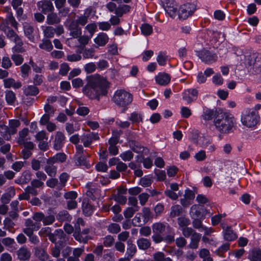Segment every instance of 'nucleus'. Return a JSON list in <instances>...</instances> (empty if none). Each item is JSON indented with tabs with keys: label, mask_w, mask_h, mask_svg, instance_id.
<instances>
[{
	"label": "nucleus",
	"mask_w": 261,
	"mask_h": 261,
	"mask_svg": "<svg viewBox=\"0 0 261 261\" xmlns=\"http://www.w3.org/2000/svg\"><path fill=\"white\" fill-rule=\"evenodd\" d=\"M226 215L225 213L216 215L211 218L212 223L213 225H216L218 224L221 220L226 217Z\"/></svg>",
	"instance_id": "4d7b16f0"
},
{
	"label": "nucleus",
	"mask_w": 261,
	"mask_h": 261,
	"mask_svg": "<svg viewBox=\"0 0 261 261\" xmlns=\"http://www.w3.org/2000/svg\"><path fill=\"white\" fill-rule=\"evenodd\" d=\"M94 207L88 203H84L83 205V211L84 214L89 216L91 215L94 212Z\"/></svg>",
	"instance_id": "de8ad7c7"
},
{
	"label": "nucleus",
	"mask_w": 261,
	"mask_h": 261,
	"mask_svg": "<svg viewBox=\"0 0 261 261\" xmlns=\"http://www.w3.org/2000/svg\"><path fill=\"white\" fill-rule=\"evenodd\" d=\"M4 85L6 88L12 87L16 89L21 87V83L20 82H16L12 78H8L4 80Z\"/></svg>",
	"instance_id": "b1692460"
},
{
	"label": "nucleus",
	"mask_w": 261,
	"mask_h": 261,
	"mask_svg": "<svg viewBox=\"0 0 261 261\" xmlns=\"http://www.w3.org/2000/svg\"><path fill=\"white\" fill-rule=\"evenodd\" d=\"M69 178V175L65 172L62 173L59 176V190H61L66 186V184Z\"/></svg>",
	"instance_id": "37998d69"
},
{
	"label": "nucleus",
	"mask_w": 261,
	"mask_h": 261,
	"mask_svg": "<svg viewBox=\"0 0 261 261\" xmlns=\"http://www.w3.org/2000/svg\"><path fill=\"white\" fill-rule=\"evenodd\" d=\"M20 122L18 120L12 119L9 120V127L6 125L2 126L0 133L5 140H9L11 136L15 134L17 128L20 125Z\"/></svg>",
	"instance_id": "39448f33"
},
{
	"label": "nucleus",
	"mask_w": 261,
	"mask_h": 261,
	"mask_svg": "<svg viewBox=\"0 0 261 261\" xmlns=\"http://www.w3.org/2000/svg\"><path fill=\"white\" fill-rule=\"evenodd\" d=\"M109 231L112 233H117L120 230V227L117 223H112L108 227Z\"/></svg>",
	"instance_id": "338daca9"
},
{
	"label": "nucleus",
	"mask_w": 261,
	"mask_h": 261,
	"mask_svg": "<svg viewBox=\"0 0 261 261\" xmlns=\"http://www.w3.org/2000/svg\"><path fill=\"white\" fill-rule=\"evenodd\" d=\"M128 119L134 123H139L142 121V118L140 114L136 113H133L131 114Z\"/></svg>",
	"instance_id": "774afa93"
},
{
	"label": "nucleus",
	"mask_w": 261,
	"mask_h": 261,
	"mask_svg": "<svg viewBox=\"0 0 261 261\" xmlns=\"http://www.w3.org/2000/svg\"><path fill=\"white\" fill-rule=\"evenodd\" d=\"M82 59L80 54L76 53L69 54L67 56V60L69 62H77Z\"/></svg>",
	"instance_id": "e2e57ef3"
},
{
	"label": "nucleus",
	"mask_w": 261,
	"mask_h": 261,
	"mask_svg": "<svg viewBox=\"0 0 261 261\" xmlns=\"http://www.w3.org/2000/svg\"><path fill=\"white\" fill-rule=\"evenodd\" d=\"M109 40L108 35L105 33H99L94 39V42L96 44V47L105 46Z\"/></svg>",
	"instance_id": "aec40b11"
},
{
	"label": "nucleus",
	"mask_w": 261,
	"mask_h": 261,
	"mask_svg": "<svg viewBox=\"0 0 261 261\" xmlns=\"http://www.w3.org/2000/svg\"><path fill=\"white\" fill-rule=\"evenodd\" d=\"M46 185L51 188H56L59 190V181L57 178H51L46 181Z\"/></svg>",
	"instance_id": "680f3d73"
},
{
	"label": "nucleus",
	"mask_w": 261,
	"mask_h": 261,
	"mask_svg": "<svg viewBox=\"0 0 261 261\" xmlns=\"http://www.w3.org/2000/svg\"><path fill=\"white\" fill-rule=\"evenodd\" d=\"M139 210V207H128L124 212V215L126 218H130L133 217L134 213Z\"/></svg>",
	"instance_id": "6e6d98bb"
},
{
	"label": "nucleus",
	"mask_w": 261,
	"mask_h": 261,
	"mask_svg": "<svg viewBox=\"0 0 261 261\" xmlns=\"http://www.w3.org/2000/svg\"><path fill=\"white\" fill-rule=\"evenodd\" d=\"M132 100V95L124 89L117 90L112 97V101L120 107H125L129 105Z\"/></svg>",
	"instance_id": "7ed1b4c3"
},
{
	"label": "nucleus",
	"mask_w": 261,
	"mask_h": 261,
	"mask_svg": "<svg viewBox=\"0 0 261 261\" xmlns=\"http://www.w3.org/2000/svg\"><path fill=\"white\" fill-rule=\"evenodd\" d=\"M154 261H172L169 257H165L164 253L161 251H158L153 254Z\"/></svg>",
	"instance_id": "e433bc0d"
},
{
	"label": "nucleus",
	"mask_w": 261,
	"mask_h": 261,
	"mask_svg": "<svg viewBox=\"0 0 261 261\" xmlns=\"http://www.w3.org/2000/svg\"><path fill=\"white\" fill-rule=\"evenodd\" d=\"M41 28L45 38L47 39V38H52L54 37L55 31L53 27L42 26Z\"/></svg>",
	"instance_id": "c03bdc74"
},
{
	"label": "nucleus",
	"mask_w": 261,
	"mask_h": 261,
	"mask_svg": "<svg viewBox=\"0 0 261 261\" xmlns=\"http://www.w3.org/2000/svg\"><path fill=\"white\" fill-rule=\"evenodd\" d=\"M25 227L23 228V232L27 236L33 234L34 231H37L41 227L40 222H35L30 219H28L25 222Z\"/></svg>",
	"instance_id": "1a4fd4ad"
},
{
	"label": "nucleus",
	"mask_w": 261,
	"mask_h": 261,
	"mask_svg": "<svg viewBox=\"0 0 261 261\" xmlns=\"http://www.w3.org/2000/svg\"><path fill=\"white\" fill-rule=\"evenodd\" d=\"M91 13V8H88L85 10L83 15L80 16L76 20L79 24L84 25L87 22L88 18Z\"/></svg>",
	"instance_id": "c756f323"
},
{
	"label": "nucleus",
	"mask_w": 261,
	"mask_h": 261,
	"mask_svg": "<svg viewBox=\"0 0 261 261\" xmlns=\"http://www.w3.org/2000/svg\"><path fill=\"white\" fill-rule=\"evenodd\" d=\"M37 5L38 10L44 14L51 12L54 9L53 3L46 0H41L38 2Z\"/></svg>",
	"instance_id": "f3484780"
},
{
	"label": "nucleus",
	"mask_w": 261,
	"mask_h": 261,
	"mask_svg": "<svg viewBox=\"0 0 261 261\" xmlns=\"http://www.w3.org/2000/svg\"><path fill=\"white\" fill-rule=\"evenodd\" d=\"M155 80L158 84L161 86H166L170 82L171 76L167 73L161 72L155 76Z\"/></svg>",
	"instance_id": "ddd939ff"
},
{
	"label": "nucleus",
	"mask_w": 261,
	"mask_h": 261,
	"mask_svg": "<svg viewBox=\"0 0 261 261\" xmlns=\"http://www.w3.org/2000/svg\"><path fill=\"white\" fill-rule=\"evenodd\" d=\"M110 83L98 74L91 75L83 89V93L91 99L99 100L107 95Z\"/></svg>",
	"instance_id": "f257e3e1"
},
{
	"label": "nucleus",
	"mask_w": 261,
	"mask_h": 261,
	"mask_svg": "<svg viewBox=\"0 0 261 261\" xmlns=\"http://www.w3.org/2000/svg\"><path fill=\"white\" fill-rule=\"evenodd\" d=\"M182 212V209L179 205H175L171 207L170 216L171 217L175 218L180 216Z\"/></svg>",
	"instance_id": "79ce46f5"
},
{
	"label": "nucleus",
	"mask_w": 261,
	"mask_h": 261,
	"mask_svg": "<svg viewBox=\"0 0 261 261\" xmlns=\"http://www.w3.org/2000/svg\"><path fill=\"white\" fill-rule=\"evenodd\" d=\"M174 231L171 227L170 230H168L166 233H165L162 237H158L156 238V243H159L162 242H165L167 243H171L174 241Z\"/></svg>",
	"instance_id": "4468645a"
},
{
	"label": "nucleus",
	"mask_w": 261,
	"mask_h": 261,
	"mask_svg": "<svg viewBox=\"0 0 261 261\" xmlns=\"http://www.w3.org/2000/svg\"><path fill=\"white\" fill-rule=\"evenodd\" d=\"M79 25L76 20H72L68 26V29L71 31V33L74 37H77L81 33Z\"/></svg>",
	"instance_id": "393cba45"
},
{
	"label": "nucleus",
	"mask_w": 261,
	"mask_h": 261,
	"mask_svg": "<svg viewBox=\"0 0 261 261\" xmlns=\"http://www.w3.org/2000/svg\"><path fill=\"white\" fill-rule=\"evenodd\" d=\"M11 59L16 66L20 65L23 61V58L22 56L18 54H13L11 56Z\"/></svg>",
	"instance_id": "bf43d9fd"
},
{
	"label": "nucleus",
	"mask_w": 261,
	"mask_h": 261,
	"mask_svg": "<svg viewBox=\"0 0 261 261\" xmlns=\"http://www.w3.org/2000/svg\"><path fill=\"white\" fill-rule=\"evenodd\" d=\"M5 98L7 102L10 105H13L16 100L15 94L11 90L5 92Z\"/></svg>",
	"instance_id": "58836bf2"
},
{
	"label": "nucleus",
	"mask_w": 261,
	"mask_h": 261,
	"mask_svg": "<svg viewBox=\"0 0 261 261\" xmlns=\"http://www.w3.org/2000/svg\"><path fill=\"white\" fill-rule=\"evenodd\" d=\"M35 254L41 261H47L48 258V255L45 250L42 248H36Z\"/></svg>",
	"instance_id": "7c9ffc66"
},
{
	"label": "nucleus",
	"mask_w": 261,
	"mask_h": 261,
	"mask_svg": "<svg viewBox=\"0 0 261 261\" xmlns=\"http://www.w3.org/2000/svg\"><path fill=\"white\" fill-rule=\"evenodd\" d=\"M66 160V155L64 153L60 152L56 154L53 157L49 158L46 162L48 164H56L63 163Z\"/></svg>",
	"instance_id": "412c9836"
},
{
	"label": "nucleus",
	"mask_w": 261,
	"mask_h": 261,
	"mask_svg": "<svg viewBox=\"0 0 261 261\" xmlns=\"http://www.w3.org/2000/svg\"><path fill=\"white\" fill-rule=\"evenodd\" d=\"M214 123L218 132L222 134H228L234 125V119L230 113L225 112L221 113L215 118Z\"/></svg>",
	"instance_id": "f03ea898"
},
{
	"label": "nucleus",
	"mask_w": 261,
	"mask_h": 261,
	"mask_svg": "<svg viewBox=\"0 0 261 261\" xmlns=\"http://www.w3.org/2000/svg\"><path fill=\"white\" fill-rule=\"evenodd\" d=\"M5 33L7 37L13 41L18 40V39L20 38L12 29H8L7 31H6Z\"/></svg>",
	"instance_id": "69168bd1"
},
{
	"label": "nucleus",
	"mask_w": 261,
	"mask_h": 261,
	"mask_svg": "<svg viewBox=\"0 0 261 261\" xmlns=\"http://www.w3.org/2000/svg\"><path fill=\"white\" fill-rule=\"evenodd\" d=\"M24 92L26 95H36L38 92V88L35 86H28L24 89Z\"/></svg>",
	"instance_id": "49530a36"
},
{
	"label": "nucleus",
	"mask_w": 261,
	"mask_h": 261,
	"mask_svg": "<svg viewBox=\"0 0 261 261\" xmlns=\"http://www.w3.org/2000/svg\"><path fill=\"white\" fill-rule=\"evenodd\" d=\"M96 68V65L93 62H90L86 64L84 66V70L88 74L94 72L95 71Z\"/></svg>",
	"instance_id": "5fc2aeb1"
},
{
	"label": "nucleus",
	"mask_w": 261,
	"mask_h": 261,
	"mask_svg": "<svg viewBox=\"0 0 261 261\" xmlns=\"http://www.w3.org/2000/svg\"><path fill=\"white\" fill-rule=\"evenodd\" d=\"M214 115V114L213 111L208 109H205L203 110L202 117L204 120H210L213 119Z\"/></svg>",
	"instance_id": "603ef678"
},
{
	"label": "nucleus",
	"mask_w": 261,
	"mask_h": 261,
	"mask_svg": "<svg viewBox=\"0 0 261 261\" xmlns=\"http://www.w3.org/2000/svg\"><path fill=\"white\" fill-rule=\"evenodd\" d=\"M127 248L125 253V256L132 258L136 253L137 248L135 244H133L130 240H128L127 242Z\"/></svg>",
	"instance_id": "a878e982"
},
{
	"label": "nucleus",
	"mask_w": 261,
	"mask_h": 261,
	"mask_svg": "<svg viewBox=\"0 0 261 261\" xmlns=\"http://www.w3.org/2000/svg\"><path fill=\"white\" fill-rule=\"evenodd\" d=\"M177 222L181 229L185 227H187L190 224V220L187 217H180L177 219Z\"/></svg>",
	"instance_id": "3c124183"
},
{
	"label": "nucleus",
	"mask_w": 261,
	"mask_h": 261,
	"mask_svg": "<svg viewBox=\"0 0 261 261\" xmlns=\"http://www.w3.org/2000/svg\"><path fill=\"white\" fill-rule=\"evenodd\" d=\"M96 29L97 25L94 23L88 24L85 27V30H86L89 34V38H91L92 37L94 33L96 31Z\"/></svg>",
	"instance_id": "052dcab7"
},
{
	"label": "nucleus",
	"mask_w": 261,
	"mask_h": 261,
	"mask_svg": "<svg viewBox=\"0 0 261 261\" xmlns=\"http://www.w3.org/2000/svg\"><path fill=\"white\" fill-rule=\"evenodd\" d=\"M166 5L164 7L166 12L172 18H175L176 16L177 9L174 7L173 0H164Z\"/></svg>",
	"instance_id": "a211bd4d"
},
{
	"label": "nucleus",
	"mask_w": 261,
	"mask_h": 261,
	"mask_svg": "<svg viewBox=\"0 0 261 261\" xmlns=\"http://www.w3.org/2000/svg\"><path fill=\"white\" fill-rule=\"evenodd\" d=\"M15 191L12 187L8 189L7 191L3 194L1 197V200L2 203H8L10 199L15 195Z\"/></svg>",
	"instance_id": "5701e85b"
},
{
	"label": "nucleus",
	"mask_w": 261,
	"mask_h": 261,
	"mask_svg": "<svg viewBox=\"0 0 261 261\" xmlns=\"http://www.w3.org/2000/svg\"><path fill=\"white\" fill-rule=\"evenodd\" d=\"M130 10V7L127 5H124L122 6L118 7L116 11V14L118 16H122L123 14L129 12Z\"/></svg>",
	"instance_id": "864d4df0"
},
{
	"label": "nucleus",
	"mask_w": 261,
	"mask_h": 261,
	"mask_svg": "<svg viewBox=\"0 0 261 261\" xmlns=\"http://www.w3.org/2000/svg\"><path fill=\"white\" fill-rule=\"evenodd\" d=\"M23 30L25 35L31 42L34 41V36L33 35V28L28 23H24L23 25Z\"/></svg>",
	"instance_id": "cd10ccee"
},
{
	"label": "nucleus",
	"mask_w": 261,
	"mask_h": 261,
	"mask_svg": "<svg viewBox=\"0 0 261 261\" xmlns=\"http://www.w3.org/2000/svg\"><path fill=\"white\" fill-rule=\"evenodd\" d=\"M171 230V227L164 223L161 222L155 223L152 225V231L153 234L152 236L153 241L156 243V238L162 237L168 230Z\"/></svg>",
	"instance_id": "0eeeda50"
},
{
	"label": "nucleus",
	"mask_w": 261,
	"mask_h": 261,
	"mask_svg": "<svg viewBox=\"0 0 261 261\" xmlns=\"http://www.w3.org/2000/svg\"><path fill=\"white\" fill-rule=\"evenodd\" d=\"M248 258L251 261H261V252L259 250H253L249 253Z\"/></svg>",
	"instance_id": "a19ab883"
},
{
	"label": "nucleus",
	"mask_w": 261,
	"mask_h": 261,
	"mask_svg": "<svg viewBox=\"0 0 261 261\" xmlns=\"http://www.w3.org/2000/svg\"><path fill=\"white\" fill-rule=\"evenodd\" d=\"M204 210V207L199 205H193L190 208V215L192 219L196 220L204 217L205 213L201 212Z\"/></svg>",
	"instance_id": "9b49d317"
},
{
	"label": "nucleus",
	"mask_w": 261,
	"mask_h": 261,
	"mask_svg": "<svg viewBox=\"0 0 261 261\" xmlns=\"http://www.w3.org/2000/svg\"><path fill=\"white\" fill-rule=\"evenodd\" d=\"M74 162L76 166H87L89 165L87 157L83 154H79V156L75 155Z\"/></svg>",
	"instance_id": "c85d7f7f"
},
{
	"label": "nucleus",
	"mask_w": 261,
	"mask_h": 261,
	"mask_svg": "<svg viewBox=\"0 0 261 261\" xmlns=\"http://www.w3.org/2000/svg\"><path fill=\"white\" fill-rule=\"evenodd\" d=\"M201 238V235L196 232H194L191 238V242L189 247L192 249H196L198 247L199 242Z\"/></svg>",
	"instance_id": "bb28decb"
},
{
	"label": "nucleus",
	"mask_w": 261,
	"mask_h": 261,
	"mask_svg": "<svg viewBox=\"0 0 261 261\" xmlns=\"http://www.w3.org/2000/svg\"><path fill=\"white\" fill-rule=\"evenodd\" d=\"M141 33L144 36H149L153 32L152 27L148 23H143L140 27Z\"/></svg>",
	"instance_id": "ea45409f"
},
{
	"label": "nucleus",
	"mask_w": 261,
	"mask_h": 261,
	"mask_svg": "<svg viewBox=\"0 0 261 261\" xmlns=\"http://www.w3.org/2000/svg\"><path fill=\"white\" fill-rule=\"evenodd\" d=\"M198 93V90L195 89L185 90L182 93V99L187 103H190L197 99Z\"/></svg>",
	"instance_id": "9d476101"
},
{
	"label": "nucleus",
	"mask_w": 261,
	"mask_h": 261,
	"mask_svg": "<svg viewBox=\"0 0 261 261\" xmlns=\"http://www.w3.org/2000/svg\"><path fill=\"white\" fill-rule=\"evenodd\" d=\"M259 118V116L254 111L248 109L242 114L241 122L246 127H252L257 123Z\"/></svg>",
	"instance_id": "20e7f679"
},
{
	"label": "nucleus",
	"mask_w": 261,
	"mask_h": 261,
	"mask_svg": "<svg viewBox=\"0 0 261 261\" xmlns=\"http://www.w3.org/2000/svg\"><path fill=\"white\" fill-rule=\"evenodd\" d=\"M73 237L74 239L80 243H83L86 244L88 241L90 239L88 236H84L81 232L80 228H77L76 226V230L73 233Z\"/></svg>",
	"instance_id": "4be33fe9"
},
{
	"label": "nucleus",
	"mask_w": 261,
	"mask_h": 261,
	"mask_svg": "<svg viewBox=\"0 0 261 261\" xmlns=\"http://www.w3.org/2000/svg\"><path fill=\"white\" fill-rule=\"evenodd\" d=\"M14 42L16 43V45L12 48L13 54H15V53L22 52L23 51L22 47L23 43L21 39L19 38L18 40H15Z\"/></svg>",
	"instance_id": "8fccbe9b"
},
{
	"label": "nucleus",
	"mask_w": 261,
	"mask_h": 261,
	"mask_svg": "<svg viewBox=\"0 0 261 261\" xmlns=\"http://www.w3.org/2000/svg\"><path fill=\"white\" fill-rule=\"evenodd\" d=\"M17 255L20 260H27L31 255L30 251L25 248H21L17 251Z\"/></svg>",
	"instance_id": "2f4dec72"
},
{
	"label": "nucleus",
	"mask_w": 261,
	"mask_h": 261,
	"mask_svg": "<svg viewBox=\"0 0 261 261\" xmlns=\"http://www.w3.org/2000/svg\"><path fill=\"white\" fill-rule=\"evenodd\" d=\"M65 137L61 132H57L54 140V148L56 150L61 149L64 145Z\"/></svg>",
	"instance_id": "2eb2a0df"
},
{
	"label": "nucleus",
	"mask_w": 261,
	"mask_h": 261,
	"mask_svg": "<svg viewBox=\"0 0 261 261\" xmlns=\"http://www.w3.org/2000/svg\"><path fill=\"white\" fill-rule=\"evenodd\" d=\"M197 55L203 62L207 64L213 63L217 60L216 54L205 49L197 51Z\"/></svg>",
	"instance_id": "6e6552de"
},
{
	"label": "nucleus",
	"mask_w": 261,
	"mask_h": 261,
	"mask_svg": "<svg viewBox=\"0 0 261 261\" xmlns=\"http://www.w3.org/2000/svg\"><path fill=\"white\" fill-rule=\"evenodd\" d=\"M44 170L48 176L54 177L57 173V167L53 164L47 163L44 167Z\"/></svg>",
	"instance_id": "4c0bfd02"
},
{
	"label": "nucleus",
	"mask_w": 261,
	"mask_h": 261,
	"mask_svg": "<svg viewBox=\"0 0 261 261\" xmlns=\"http://www.w3.org/2000/svg\"><path fill=\"white\" fill-rule=\"evenodd\" d=\"M39 46L41 49L45 50L47 51H50L53 48L51 41L46 38H43Z\"/></svg>",
	"instance_id": "72a5a7b5"
},
{
	"label": "nucleus",
	"mask_w": 261,
	"mask_h": 261,
	"mask_svg": "<svg viewBox=\"0 0 261 261\" xmlns=\"http://www.w3.org/2000/svg\"><path fill=\"white\" fill-rule=\"evenodd\" d=\"M223 229L222 233L225 240L232 241L237 239V236L230 226L223 227Z\"/></svg>",
	"instance_id": "6ab92c4d"
},
{
	"label": "nucleus",
	"mask_w": 261,
	"mask_h": 261,
	"mask_svg": "<svg viewBox=\"0 0 261 261\" xmlns=\"http://www.w3.org/2000/svg\"><path fill=\"white\" fill-rule=\"evenodd\" d=\"M46 21L49 24H53L58 23L60 21V19L57 14L51 13L47 15Z\"/></svg>",
	"instance_id": "09e8293b"
},
{
	"label": "nucleus",
	"mask_w": 261,
	"mask_h": 261,
	"mask_svg": "<svg viewBox=\"0 0 261 261\" xmlns=\"http://www.w3.org/2000/svg\"><path fill=\"white\" fill-rule=\"evenodd\" d=\"M29 129L28 128H24L19 132V137L17 140V142L19 144L25 143V141L28 140Z\"/></svg>",
	"instance_id": "473e14b6"
},
{
	"label": "nucleus",
	"mask_w": 261,
	"mask_h": 261,
	"mask_svg": "<svg viewBox=\"0 0 261 261\" xmlns=\"http://www.w3.org/2000/svg\"><path fill=\"white\" fill-rule=\"evenodd\" d=\"M138 246L140 249L146 250L150 246V242L147 239L140 238L137 242Z\"/></svg>",
	"instance_id": "c9c22d12"
},
{
	"label": "nucleus",
	"mask_w": 261,
	"mask_h": 261,
	"mask_svg": "<svg viewBox=\"0 0 261 261\" xmlns=\"http://www.w3.org/2000/svg\"><path fill=\"white\" fill-rule=\"evenodd\" d=\"M168 61V56L166 52L161 51L156 57V61L159 65L165 66Z\"/></svg>",
	"instance_id": "f704fd0d"
},
{
	"label": "nucleus",
	"mask_w": 261,
	"mask_h": 261,
	"mask_svg": "<svg viewBox=\"0 0 261 261\" xmlns=\"http://www.w3.org/2000/svg\"><path fill=\"white\" fill-rule=\"evenodd\" d=\"M103 245L106 247H111L114 243V238L111 235H108L103 239Z\"/></svg>",
	"instance_id": "13d9d810"
},
{
	"label": "nucleus",
	"mask_w": 261,
	"mask_h": 261,
	"mask_svg": "<svg viewBox=\"0 0 261 261\" xmlns=\"http://www.w3.org/2000/svg\"><path fill=\"white\" fill-rule=\"evenodd\" d=\"M99 139L97 134L94 133H89L85 134L81 137V141L85 147H89L94 140Z\"/></svg>",
	"instance_id": "dca6fc26"
},
{
	"label": "nucleus",
	"mask_w": 261,
	"mask_h": 261,
	"mask_svg": "<svg viewBox=\"0 0 261 261\" xmlns=\"http://www.w3.org/2000/svg\"><path fill=\"white\" fill-rule=\"evenodd\" d=\"M212 82L215 85L220 86L223 83V79L220 73H217L213 76Z\"/></svg>",
	"instance_id": "0e129e2a"
},
{
	"label": "nucleus",
	"mask_w": 261,
	"mask_h": 261,
	"mask_svg": "<svg viewBox=\"0 0 261 261\" xmlns=\"http://www.w3.org/2000/svg\"><path fill=\"white\" fill-rule=\"evenodd\" d=\"M178 185L176 183H172L170 185L169 188L167 189L165 193L170 198L175 200L178 198V195H181V192L178 191V194L176 193L178 191Z\"/></svg>",
	"instance_id": "f8f14e48"
},
{
	"label": "nucleus",
	"mask_w": 261,
	"mask_h": 261,
	"mask_svg": "<svg viewBox=\"0 0 261 261\" xmlns=\"http://www.w3.org/2000/svg\"><path fill=\"white\" fill-rule=\"evenodd\" d=\"M95 50L93 48H86L83 52V56L85 59H90L94 58L96 59L97 56L94 57Z\"/></svg>",
	"instance_id": "a18cd8bd"
},
{
	"label": "nucleus",
	"mask_w": 261,
	"mask_h": 261,
	"mask_svg": "<svg viewBox=\"0 0 261 261\" xmlns=\"http://www.w3.org/2000/svg\"><path fill=\"white\" fill-rule=\"evenodd\" d=\"M196 9L197 6L194 2H187L180 5L177 11L178 18L183 20L187 19L193 14Z\"/></svg>",
	"instance_id": "423d86ee"
}]
</instances>
